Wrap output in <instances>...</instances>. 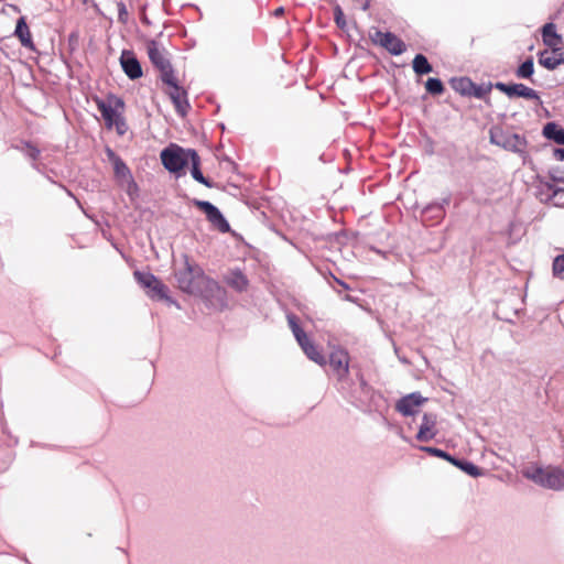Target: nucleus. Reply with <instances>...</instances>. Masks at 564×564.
I'll use <instances>...</instances> for the list:
<instances>
[{"label":"nucleus","mask_w":564,"mask_h":564,"mask_svg":"<svg viewBox=\"0 0 564 564\" xmlns=\"http://www.w3.org/2000/svg\"><path fill=\"white\" fill-rule=\"evenodd\" d=\"M225 281L230 288L235 289L238 292L246 291L248 288V279L246 278L245 274H242L241 271L238 270L230 271L225 276Z\"/></svg>","instance_id":"4be33fe9"},{"label":"nucleus","mask_w":564,"mask_h":564,"mask_svg":"<svg viewBox=\"0 0 564 564\" xmlns=\"http://www.w3.org/2000/svg\"><path fill=\"white\" fill-rule=\"evenodd\" d=\"M192 164L191 174L195 181L198 183L212 187L210 182L203 175L200 169H199V156L197 153L194 155V158L189 162Z\"/></svg>","instance_id":"a878e982"},{"label":"nucleus","mask_w":564,"mask_h":564,"mask_svg":"<svg viewBox=\"0 0 564 564\" xmlns=\"http://www.w3.org/2000/svg\"><path fill=\"white\" fill-rule=\"evenodd\" d=\"M286 317H288L289 326H290L296 341L301 340V338L304 339V336H306V333L297 324L296 316L293 314H288Z\"/></svg>","instance_id":"cd10ccee"},{"label":"nucleus","mask_w":564,"mask_h":564,"mask_svg":"<svg viewBox=\"0 0 564 564\" xmlns=\"http://www.w3.org/2000/svg\"><path fill=\"white\" fill-rule=\"evenodd\" d=\"M469 85H471V83L467 79H459L458 82L453 83V87L456 90H462L463 93H465L466 87Z\"/></svg>","instance_id":"c9c22d12"},{"label":"nucleus","mask_w":564,"mask_h":564,"mask_svg":"<svg viewBox=\"0 0 564 564\" xmlns=\"http://www.w3.org/2000/svg\"><path fill=\"white\" fill-rule=\"evenodd\" d=\"M14 34H15V36L19 37L21 44L24 47L30 48V50H34V43L32 41L31 32H30V29H29V26H28V24L25 22V18L24 17H21L18 20Z\"/></svg>","instance_id":"aec40b11"},{"label":"nucleus","mask_w":564,"mask_h":564,"mask_svg":"<svg viewBox=\"0 0 564 564\" xmlns=\"http://www.w3.org/2000/svg\"><path fill=\"white\" fill-rule=\"evenodd\" d=\"M195 205L205 213L207 219L214 227L221 232L229 231L230 227L220 210L212 203L206 200H195Z\"/></svg>","instance_id":"f8f14e48"},{"label":"nucleus","mask_w":564,"mask_h":564,"mask_svg":"<svg viewBox=\"0 0 564 564\" xmlns=\"http://www.w3.org/2000/svg\"><path fill=\"white\" fill-rule=\"evenodd\" d=\"M543 135L557 144L564 145V129L560 128L555 122H549L544 126Z\"/></svg>","instance_id":"5701e85b"},{"label":"nucleus","mask_w":564,"mask_h":564,"mask_svg":"<svg viewBox=\"0 0 564 564\" xmlns=\"http://www.w3.org/2000/svg\"><path fill=\"white\" fill-rule=\"evenodd\" d=\"M329 366L340 380L348 373V355L343 350H335L329 356Z\"/></svg>","instance_id":"a211bd4d"},{"label":"nucleus","mask_w":564,"mask_h":564,"mask_svg":"<svg viewBox=\"0 0 564 564\" xmlns=\"http://www.w3.org/2000/svg\"><path fill=\"white\" fill-rule=\"evenodd\" d=\"M371 40L375 44L384 47L392 55H401L405 52L406 46L404 42L391 32H381L377 30Z\"/></svg>","instance_id":"9d476101"},{"label":"nucleus","mask_w":564,"mask_h":564,"mask_svg":"<svg viewBox=\"0 0 564 564\" xmlns=\"http://www.w3.org/2000/svg\"><path fill=\"white\" fill-rule=\"evenodd\" d=\"M174 276L178 289L188 294L198 293L207 278L203 269L197 263L192 262L186 254H183V264L175 269Z\"/></svg>","instance_id":"f257e3e1"},{"label":"nucleus","mask_w":564,"mask_h":564,"mask_svg":"<svg viewBox=\"0 0 564 564\" xmlns=\"http://www.w3.org/2000/svg\"><path fill=\"white\" fill-rule=\"evenodd\" d=\"M336 282H337L338 284H340L341 286H344L345 289H348L347 284H346V283H344L343 281H340V280L336 279Z\"/></svg>","instance_id":"a19ab883"},{"label":"nucleus","mask_w":564,"mask_h":564,"mask_svg":"<svg viewBox=\"0 0 564 564\" xmlns=\"http://www.w3.org/2000/svg\"><path fill=\"white\" fill-rule=\"evenodd\" d=\"M554 158L564 161V148L554 149Z\"/></svg>","instance_id":"4c0bfd02"},{"label":"nucleus","mask_w":564,"mask_h":564,"mask_svg":"<svg viewBox=\"0 0 564 564\" xmlns=\"http://www.w3.org/2000/svg\"><path fill=\"white\" fill-rule=\"evenodd\" d=\"M494 87L506 94L509 98L521 97L524 99L535 100L539 105L542 104L539 93L523 84H505L497 82Z\"/></svg>","instance_id":"9b49d317"},{"label":"nucleus","mask_w":564,"mask_h":564,"mask_svg":"<svg viewBox=\"0 0 564 564\" xmlns=\"http://www.w3.org/2000/svg\"><path fill=\"white\" fill-rule=\"evenodd\" d=\"M97 107L107 127L112 128L113 122L121 116L123 101L116 96H109L106 100H97Z\"/></svg>","instance_id":"1a4fd4ad"},{"label":"nucleus","mask_w":564,"mask_h":564,"mask_svg":"<svg viewBox=\"0 0 564 564\" xmlns=\"http://www.w3.org/2000/svg\"><path fill=\"white\" fill-rule=\"evenodd\" d=\"M113 127H116L117 131L119 134H123L127 130V127H126V122L122 118V116H120L116 122H113Z\"/></svg>","instance_id":"f704fd0d"},{"label":"nucleus","mask_w":564,"mask_h":564,"mask_svg":"<svg viewBox=\"0 0 564 564\" xmlns=\"http://www.w3.org/2000/svg\"><path fill=\"white\" fill-rule=\"evenodd\" d=\"M491 85L487 88L482 87V86H479L475 89V93L474 95L477 97V98H482L485 95H487L490 89H491Z\"/></svg>","instance_id":"e433bc0d"},{"label":"nucleus","mask_w":564,"mask_h":564,"mask_svg":"<svg viewBox=\"0 0 564 564\" xmlns=\"http://www.w3.org/2000/svg\"><path fill=\"white\" fill-rule=\"evenodd\" d=\"M539 196L542 202H551L555 206H564V188L557 187L554 184H543Z\"/></svg>","instance_id":"f3484780"},{"label":"nucleus","mask_w":564,"mask_h":564,"mask_svg":"<svg viewBox=\"0 0 564 564\" xmlns=\"http://www.w3.org/2000/svg\"><path fill=\"white\" fill-rule=\"evenodd\" d=\"M449 463H452L454 466L458 467L459 468V465L462 464L463 460H459V459H456L455 457L451 456L449 455V459H447Z\"/></svg>","instance_id":"58836bf2"},{"label":"nucleus","mask_w":564,"mask_h":564,"mask_svg":"<svg viewBox=\"0 0 564 564\" xmlns=\"http://www.w3.org/2000/svg\"><path fill=\"white\" fill-rule=\"evenodd\" d=\"M539 64L546 69L553 70L560 66V55L554 50L553 52L542 51L539 54Z\"/></svg>","instance_id":"b1692460"},{"label":"nucleus","mask_w":564,"mask_h":564,"mask_svg":"<svg viewBox=\"0 0 564 564\" xmlns=\"http://www.w3.org/2000/svg\"><path fill=\"white\" fill-rule=\"evenodd\" d=\"M561 64H564V54H561V55H560V65H561Z\"/></svg>","instance_id":"79ce46f5"},{"label":"nucleus","mask_w":564,"mask_h":564,"mask_svg":"<svg viewBox=\"0 0 564 564\" xmlns=\"http://www.w3.org/2000/svg\"><path fill=\"white\" fill-rule=\"evenodd\" d=\"M335 21L339 28L343 29L345 26L344 13L339 7L335 9Z\"/></svg>","instance_id":"72a5a7b5"},{"label":"nucleus","mask_w":564,"mask_h":564,"mask_svg":"<svg viewBox=\"0 0 564 564\" xmlns=\"http://www.w3.org/2000/svg\"><path fill=\"white\" fill-rule=\"evenodd\" d=\"M425 401L426 398L422 397L420 392H412L401 398L397 402L395 409L404 416L415 415Z\"/></svg>","instance_id":"ddd939ff"},{"label":"nucleus","mask_w":564,"mask_h":564,"mask_svg":"<svg viewBox=\"0 0 564 564\" xmlns=\"http://www.w3.org/2000/svg\"><path fill=\"white\" fill-rule=\"evenodd\" d=\"M172 83H165L169 86V96L176 109V111L181 116H185L189 108V104L187 100V93L177 85L175 76L171 80Z\"/></svg>","instance_id":"4468645a"},{"label":"nucleus","mask_w":564,"mask_h":564,"mask_svg":"<svg viewBox=\"0 0 564 564\" xmlns=\"http://www.w3.org/2000/svg\"><path fill=\"white\" fill-rule=\"evenodd\" d=\"M534 73V64L532 58L524 61L516 70V76L522 79H529Z\"/></svg>","instance_id":"bb28decb"},{"label":"nucleus","mask_w":564,"mask_h":564,"mask_svg":"<svg viewBox=\"0 0 564 564\" xmlns=\"http://www.w3.org/2000/svg\"><path fill=\"white\" fill-rule=\"evenodd\" d=\"M137 282L147 291L148 296L153 300H165L170 303L174 301L167 295L169 289L154 274L144 271H134Z\"/></svg>","instance_id":"423d86ee"},{"label":"nucleus","mask_w":564,"mask_h":564,"mask_svg":"<svg viewBox=\"0 0 564 564\" xmlns=\"http://www.w3.org/2000/svg\"><path fill=\"white\" fill-rule=\"evenodd\" d=\"M523 476L544 488L553 490L564 488V471L557 467L531 465L523 469Z\"/></svg>","instance_id":"f03ea898"},{"label":"nucleus","mask_w":564,"mask_h":564,"mask_svg":"<svg viewBox=\"0 0 564 564\" xmlns=\"http://www.w3.org/2000/svg\"><path fill=\"white\" fill-rule=\"evenodd\" d=\"M297 344L307 356L308 359L313 360L318 365L325 364V358L322 352L317 349V347L310 340L308 336H304V339L297 340Z\"/></svg>","instance_id":"6ab92c4d"},{"label":"nucleus","mask_w":564,"mask_h":564,"mask_svg":"<svg viewBox=\"0 0 564 564\" xmlns=\"http://www.w3.org/2000/svg\"><path fill=\"white\" fill-rule=\"evenodd\" d=\"M195 295L202 296L206 305L215 311H221L227 305L225 289L208 276L203 282L202 289Z\"/></svg>","instance_id":"39448f33"},{"label":"nucleus","mask_w":564,"mask_h":564,"mask_svg":"<svg viewBox=\"0 0 564 564\" xmlns=\"http://www.w3.org/2000/svg\"><path fill=\"white\" fill-rule=\"evenodd\" d=\"M195 154L196 151L194 150H186L178 145L171 144L161 152V161L169 172L180 175V172L189 164Z\"/></svg>","instance_id":"7ed1b4c3"},{"label":"nucleus","mask_w":564,"mask_h":564,"mask_svg":"<svg viewBox=\"0 0 564 564\" xmlns=\"http://www.w3.org/2000/svg\"><path fill=\"white\" fill-rule=\"evenodd\" d=\"M283 11L282 8L276 9L275 14H280Z\"/></svg>","instance_id":"37998d69"},{"label":"nucleus","mask_w":564,"mask_h":564,"mask_svg":"<svg viewBox=\"0 0 564 564\" xmlns=\"http://www.w3.org/2000/svg\"><path fill=\"white\" fill-rule=\"evenodd\" d=\"M39 153H40V151H39L37 149H35V148H31V150H30V156H31L32 159H36V156L39 155Z\"/></svg>","instance_id":"ea45409f"},{"label":"nucleus","mask_w":564,"mask_h":564,"mask_svg":"<svg viewBox=\"0 0 564 564\" xmlns=\"http://www.w3.org/2000/svg\"><path fill=\"white\" fill-rule=\"evenodd\" d=\"M422 451L433 455V456H436V457H440V458H443V459H449V454H447L446 452L440 449V448H436V447H429V446H422L421 447Z\"/></svg>","instance_id":"473e14b6"},{"label":"nucleus","mask_w":564,"mask_h":564,"mask_svg":"<svg viewBox=\"0 0 564 564\" xmlns=\"http://www.w3.org/2000/svg\"><path fill=\"white\" fill-rule=\"evenodd\" d=\"M425 88L432 95H441L444 91V86L438 78H429Z\"/></svg>","instance_id":"c85d7f7f"},{"label":"nucleus","mask_w":564,"mask_h":564,"mask_svg":"<svg viewBox=\"0 0 564 564\" xmlns=\"http://www.w3.org/2000/svg\"><path fill=\"white\" fill-rule=\"evenodd\" d=\"M542 39L546 46L556 51L562 44L561 36L556 33V28L553 23H546L542 29Z\"/></svg>","instance_id":"412c9836"},{"label":"nucleus","mask_w":564,"mask_h":564,"mask_svg":"<svg viewBox=\"0 0 564 564\" xmlns=\"http://www.w3.org/2000/svg\"><path fill=\"white\" fill-rule=\"evenodd\" d=\"M120 64L124 74L130 79H137L142 76L141 65L132 52L123 51L120 56Z\"/></svg>","instance_id":"2eb2a0df"},{"label":"nucleus","mask_w":564,"mask_h":564,"mask_svg":"<svg viewBox=\"0 0 564 564\" xmlns=\"http://www.w3.org/2000/svg\"><path fill=\"white\" fill-rule=\"evenodd\" d=\"M107 155L113 165L115 176L119 185L126 188L129 195H132L138 187L129 167L111 149H107Z\"/></svg>","instance_id":"0eeeda50"},{"label":"nucleus","mask_w":564,"mask_h":564,"mask_svg":"<svg viewBox=\"0 0 564 564\" xmlns=\"http://www.w3.org/2000/svg\"><path fill=\"white\" fill-rule=\"evenodd\" d=\"M459 469H462L471 477H479L482 475V470L479 467L467 460L462 462V464L459 465Z\"/></svg>","instance_id":"c756f323"},{"label":"nucleus","mask_w":564,"mask_h":564,"mask_svg":"<svg viewBox=\"0 0 564 564\" xmlns=\"http://www.w3.org/2000/svg\"><path fill=\"white\" fill-rule=\"evenodd\" d=\"M490 141L512 152H522L525 148V140L523 138L516 133L503 132L502 130H491Z\"/></svg>","instance_id":"6e6552de"},{"label":"nucleus","mask_w":564,"mask_h":564,"mask_svg":"<svg viewBox=\"0 0 564 564\" xmlns=\"http://www.w3.org/2000/svg\"><path fill=\"white\" fill-rule=\"evenodd\" d=\"M412 67L415 74L425 75L433 70L432 65L423 54H417L413 58Z\"/></svg>","instance_id":"393cba45"},{"label":"nucleus","mask_w":564,"mask_h":564,"mask_svg":"<svg viewBox=\"0 0 564 564\" xmlns=\"http://www.w3.org/2000/svg\"><path fill=\"white\" fill-rule=\"evenodd\" d=\"M564 272V253L557 256L553 261V274L555 276L562 275Z\"/></svg>","instance_id":"2f4dec72"},{"label":"nucleus","mask_w":564,"mask_h":564,"mask_svg":"<svg viewBox=\"0 0 564 564\" xmlns=\"http://www.w3.org/2000/svg\"><path fill=\"white\" fill-rule=\"evenodd\" d=\"M448 204H449V199L444 198L442 204L435 203V204L429 205L424 209V213H433V215L435 217H443L444 216V205H448Z\"/></svg>","instance_id":"7c9ffc66"},{"label":"nucleus","mask_w":564,"mask_h":564,"mask_svg":"<svg viewBox=\"0 0 564 564\" xmlns=\"http://www.w3.org/2000/svg\"><path fill=\"white\" fill-rule=\"evenodd\" d=\"M147 51L151 63L160 70L163 83H172L174 72L170 63L166 50L156 41L147 43Z\"/></svg>","instance_id":"20e7f679"},{"label":"nucleus","mask_w":564,"mask_h":564,"mask_svg":"<svg viewBox=\"0 0 564 564\" xmlns=\"http://www.w3.org/2000/svg\"><path fill=\"white\" fill-rule=\"evenodd\" d=\"M124 13H126V10H124V8H122V9L120 10V17H121L122 14H124Z\"/></svg>","instance_id":"c03bdc74"},{"label":"nucleus","mask_w":564,"mask_h":564,"mask_svg":"<svg viewBox=\"0 0 564 564\" xmlns=\"http://www.w3.org/2000/svg\"><path fill=\"white\" fill-rule=\"evenodd\" d=\"M436 415L432 413H425L422 417V422L416 434V438L420 442H429L433 440L436 436Z\"/></svg>","instance_id":"dca6fc26"}]
</instances>
